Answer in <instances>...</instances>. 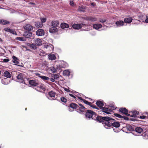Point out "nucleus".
Here are the masks:
<instances>
[{"mask_svg": "<svg viewBox=\"0 0 148 148\" xmlns=\"http://www.w3.org/2000/svg\"><path fill=\"white\" fill-rule=\"evenodd\" d=\"M70 3H71V4H74V2H73V1H70Z\"/></svg>", "mask_w": 148, "mask_h": 148, "instance_id": "nucleus-56", "label": "nucleus"}, {"mask_svg": "<svg viewBox=\"0 0 148 148\" xmlns=\"http://www.w3.org/2000/svg\"><path fill=\"white\" fill-rule=\"evenodd\" d=\"M60 99L64 103H66L67 101L66 99L63 97H61Z\"/></svg>", "mask_w": 148, "mask_h": 148, "instance_id": "nucleus-37", "label": "nucleus"}, {"mask_svg": "<svg viewBox=\"0 0 148 148\" xmlns=\"http://www.w3.org/2000/svg\"><path fill=\"white\" fill-rule=\"evenodd\" d=\"M145 117L146 116L144 115L140 116V119H144L145 118Z\"/></svg>", "mask_w": 148, "mask_h": 148, "instance_id": "nucleus-48", "label": "nucleus"}, {"mask_svg": "<svg viewBox=\"0 0 148 148\" xmlns=\"http://www.w3.org/2000/svg\"><path fill=\"white\" fill-rule=\"evenodd\" d=\"M89 106L93 108H95L97 110H99V108H98L95 105L92 104L91 103V104Z\"/></svg>", "mask_w": 148, "mask_h": 148, "instance_id": "nucleus-42", "label": "nucleus"}, {"mask_svg": "<svg viewBox=\"0 0 148 148\" xmlns=\"http://www.w3.org/2000/svg\"><path fill=\"white\" fill-rule=\"evenodd\" d=\"M78 99H79L80 100L83 101L84 99H82L81 97H78Z\"/></svg>", "mask_w": 148, "mask_h": 148, "instance_id": "nucleus-55", "label": "nucleus"}, {"mask_svg": "<svg viewBox=\"0 0 148 148\" xmlns=\"http://www.w3.org/2000/svg\"><path fill=\"white\" fill-rule=\"evenodd\" d=\"M96 104L97 106L99 107V108L102 110V111H107V109L106 108V104L104 107H103L104 105V103L103 101L100 100H97L96 102Z\"/></svg>", "mask_w": 148, "mask_h": 148, "instance_id": "nucleus-4", "label": "nucleus"}, {"mask_svg": "<svg viewBox=\"0 0 148 148\" xmlns=\"http://www.w3.org/2000/svg\"><path fill=\"white\" fill-rule=\"evenodd\" d=\"M4 30L5 31H6L7 32H8L10 33L12 31V29H10L8 28H5L4 29Z\"/></svg>", "mask_w": 148, "mask_h": 148, "instance_id": "nucleus-40", "label": "nucleus"}, {"mask_svg": "<svg viewBox=\"0 0 148 148\" xmlns=\"http://www.w3.org/2000/svg\"><path fill=\"white\" fill-rule=\"evenodd\" d=\"M84 19L88 21L94 22L97 21V18L95 17L92 16H88L85 18Z\"/></svg>", "mask_w": 148, "mask_h": 148, "instance_id": "nucleus-12", "label": "nucleus"}, {"mask_svg": "<svg viewBox=\"0 0 148 148\" xmlns=\"http://www.w3.org/2000/svg\"><path fill=\"white\" fill-rule=\"evenodd\" d=\"M93 27L96 29H98L102 27V25L100 24H95L93 25Z\"/></svg>", "mask_w": 148, "mask_h": 148, "instance_id": "nucleus-21", "label": "nucleus"}, {"mask_svg": "<svg viewBox=\"0 0 148 148\" xmlns=\"http://www.w3.org/2000/svg\"><path fill=\"white\" fill-rule=\"evenodd\" d=\"M48 56V58L49 60H53L56 59L55 55L53 54H49Z\"/></svg>", "mask_w": 148, "mask_h": 148, "instance_id": "nucleus-26", "label": "nucleus"}, {"mask_svg": "<svg viewBox=\"0 0 148 148\" xmlns=\"http://www.w3.org/2000/svg\"><path fill=\"white\" fill-rule=\"evenodd\" d=\"M24 27L25 29L28 31L32 30L33 29V27L31 25L29 24L26 25Z\"/></svg>", "mask_w": 148, "mask_h": 148, "instance_id": "nucleus-15", "label": "nucleus"}, {"mask_svg": "<svg viewBox=\"0 0 148 148\" xmlns=\"http://www.w3.org/2000/svg\"><path fill=\"white\" fill-rule=\"evenodd\" d=\"M9 23V21L3 19H1L0 20V24H1L5 25Z\"/></svg>", "mask_w": 148, "mask_h": 148, "instance_id": "nucleus-32", "label": "nucleus"}, {"mask_svg": "<svg viewBox=\"0 0 148 148\" xmlns=\"http://www.w3.org/2000/svg\"><path fill=\"white\" fill-rule=\"evenodd\" d=\"M61 70V67H60V65H57V67L56 68V69H55V71H60Z\"/></svg>", "mask_w": 148, "mask_h": 148, "instance_id": "nucleus-38", "label": "nucleus"}, {"mask_svg": "<svg viewBox=\"0 0 148 148\" xmlns=\"http://www.w3.org/2000/svg\"><path fill=\"white\" fill-rule=\"evenodd\" d=\"M40 53L39 54L40 56H43L45 52L43 51L42 50H40Z\"/></svg>", "mask_w": 148, "mask_h": 148, "instance_id": "nucleus-46", "label": "nucleus"}, {"mask_svg": "<svg viewBox=\"0 0 148 148\" xmlns=\"http://www.w3.org/2000/svg\"><path fill=\"white\" fill-rule=\"evenodd\" d=\"M69 107L71 108H73V109H75V110H76V109L77 108V110H78V107H79V106L75 103H71L70 104Z\"/></svg>", "mask_w": 148, "mask_h": 148, "instance_id": "nucleus-16", "label": "nucleus"}, {"mask_svg": "<svg viewBox=\"0 0 148 148\" xmlns=\"http://www.w3.org/2000/svg\"><path fill=\"white\" fill-rule=\"evenodd\" d=\"M9 61V60L8 59H3V61L5 62H7Z\"/></svg>", "mask_w": 148, "mask_h": 148, "instance_id": "nucleus-47", "label": "nucleus"}, {"mask_svg": "<svg viewBox=\"0 0 148 148\" xmlns=\"http://www.w3.org/2000/svg\"><path fill=\"white\" fill-rule=\"evenodd\" d=\"M138 110V109H137L136 110L135 109V110H133V111H137V110Z\"/></svg>", "mask_w": 148, "mask_h": 148, "instance_id": "nucleus-57", "label": "nucleus"}, {"mask_svg": "<svg viewBox=\"0 0 148 148\" xmlns=\"http://www.w3.org/2000/svg\"><path fill=\"white\" fill-rule=\"evenodd\" d=\"M29 4H30V5H36V4L35 3H33V2H29Z\"/></svg>", "mask_w": 148, "mask_h": 148, "instance_id": "nucleus-53", "label": "nucleus"}, {"mask_svg": "<svg viewBox=\"0 0 148 148\" xmlns=\"http://www.w3.org/2000/svg\"><path fill=\"white\" fill-rule=\"evenodd\" d=\"M27 108H25V110H27Z\"/></svg>", "mask_w": 148, "mask_h": 148, "instance_id": "nucleus-63", "label": "nucleus"}, {"mask_svg": "<svg viewBox=\"0 0 148 148\" xmlns=\"http://www.w3.org/2000/svg\"><path fill=\"white\" fill-rule=\"evenodd\" d=\"M48 95L51 97H54L56 95V93L53 91H51L49 92Z\"/></svg>", "mask_w": 148, "mask_h": 148, "instance_id": "nucleus-34", "label": "nucleus"}, {"mask_svg": "<svg viewBox=\"0 0 148 148\" xmlns=\"http://www.w3.org/2000/svg\"><path fill=\"white\" fill-rule=\"evenodd\" d=\"M10 82L9 80L7 78H4L2 79V83L5 85L8 84Z\"/></svg>", "mask_w": 148, "mask_h": 148, "instance_id": "nucleus-25", "label": "nucleus"}, {"mask_svg": "<svg viewBox=\"0 0 148 148\" xmlns=\"http://www.w3.org/2000/svg\"><path fill=\"white\" fill-rule=\"evenodd\" d=\"M122 118H121V119H123L124 120H129V118L127 116H125L123 115H122Z\"/></svg>", "mask_w": 148, "mask_h": 148, "instance_id": "nucleus-44", "label": "nucleus"}, {"mask_svg": "<svg viewBox=\"0 0 148 148\" xmlns=\"http://www.w3.org/2000/svg\"><path fill=\"white\" fill-rule=\"evenodd\" d=\"M4 76L7 78H10L11 77L10 73L7 71H5L4 72Z\"/></svg>", "mask_w": 148, "mask_h": 148, "instance_id": "nucleus-30", "label": "nucleus"}, {"mask_svg": "<svg viewBox=\"0 0 148 148\" xmlns=\"http://www.w3.org/2000/svg\"><path fill=\"white\" fill-rule=\"evenodd\" d=\"M51 26L56 27L59 24V22L58 21H52L51 22Z\"/></svg>", "mask_w": 148, "mask_h": 148, "instance_id": "nucleus-20", "label": "nucleus"}, {"mask_svg": "<svg viewBox=\"0 0 148 148\" xmlns=\"http://www.w3.org/2000/svg\"><path fill=\"white\" fill-rule=\"evenodd\" d=\"M84 24H73L72 25V27L75 29H81L82 27V25L83 26Z\"/></svg>", "mask_w": 148, "mask_h": 148, "instance_id": "nucleus-11", "label": "nucleus"}, {"mask_svg": "<svg viewBox=\"0 0 148 148\" xmlns=\"http://www.w3.org/2000/svg\"><path fill=\"white\" fill-rule=\"evenodd\" d=\"M10 33L13 34H15L16 33V32L14 30H13L12 29V31Z\"/></svg>", "mask_w": 148, "mask_h": 148, "instance_id": "nucleus-52", "label": "nucleus"}, {"mask_svg": "<svg viewBox=\"0 0 148 148\" xmlns=\"http://www.w3.org/2000/svg\"><path fill=\"white\" fill-rule=\"evenodd\" d=\"M87 111H92V110H87Z\"/></svg>", "mask_w": 148, "mask_h": 148, "instance_id": "nucleus-62", "label": "nucleus"}, {"mask_svg": "<svg viewBox=\"0 0 148 148\" xmlns=\"http://www.w3.org/2000/svg\"><path fill=\"white\" fill-rule=\"evenodd\" d=\"M127 116L131 117H139V112H121Z\"/></svg>", "mask_w": 148, "mask_h": 148, "instance_id": "nucleus-3", "label": "nucleus"}, {"mask_svg": "<svg viewBox=\"0 0 148 148\" xmlns=\"http://www.w3.org/2000/svg\"><path fill=\"white\" fill-rule=\"evenodd\" d=\"M23 36L25 38H30L32 36V33L28 31H25L24 32Z\"/></svg>", "mask_w": 148, "mask_h": 148, "instance_id": "nucleus-13", "label": "nucleus"}, {"mask_svg": "<svg viewBox=\"0 0 148 148\" xmlns=\"http://www.w3.org/2000/svg\"><path fill=\"white\" fill-rule=\"evenodd\" d=\"M16 75H17V76H16L17 79H23V74L20 73H16Z\"/></svg>", "mask_w": 148, "mask_h": 148, "instance_id": "nucleus-17", "label": "nucleus"}, {"mask_svg": "<svg viewBox=\"0 0 148 148\" xmlns=\"http://www.w3.org/2000/svg\"><path fill=\"white\" fill-rule=\"evenodd\" d=\"M42 39L39 38L36 39L34 40L33 43L36 46H40L42 45Z\"/></svg>", "mask_w": 148, "mask_h": 148, "instance_id": "nucleus-7", "label": "nucleus"}, {"mask_svg": "<svg viewBox=\"0 0 148 148\" xmlns=\"http://www.w3.org/2000/svg\"><path fill=\"white\" fill-rule=\"evenodd\" d=\"M58 29L55 27H52L49 29V32L51 33H55L58 32Z\"/></svg>", "mask_w": 148, "mask_h": 148, "instance_id": "nucleus-18", "label": "nucleus"}, {"mask_svg": "<svg viewBox=\"0 0 148 148\" xmlns=\"http://www.w3.org/2000/svg\"><path fill=\"white\" fill-rule=\"evenodd\" d=\"M60 26L62 29L67 28L69 27V25L65 23H62L61 24Z\"/></svg>", "mask_w": 148, "mask_h": 148, "instance_id": "nucleus-23", "label": "nucleus"}, {"mask_svg": "<svg viewBox=\"0 0 148 148\" xmlns=\"http://www.w3.org/2000/svg\"><path fill=\"white\" fill-rule=\"evenodd\" d=\"M0 41L2 42L3 41V40L0 38Z\"/></svg>", "mask_w": 148, "mask_h": 148, "instance_id": "nucleus-58", "label": "nucleus"}, {"mask_svg": "<svg viewBox=\"0 0 148 148\" xmlns=\"http://www.w3.org/2000/svg\"><path fill=\"white\" fill-rule=\"evenodd\" d=\"M41 78L43 80H46L47 81H49L50 79V78L49 77L44 76H41Z\"/></svg>", "mask_w": 148, "mask_h": 148, "instance_id": "nucleus-35", "label": "nucleus"}, {"mask_svg": "<svg viewBox=\"0 0 148 148\" xmlns=\"http://www.w3.org/2000/svg\"><path fill=\"white\" fill-rule=\"evenodd\" d=\"M70 71L69 70H65L63 71V75L64 76H68L70 75Z\"/></svg>", "mask_w": 148, "mask_h": 148, "instance_id": "nucleus-28", "label": "nucleus"}, {"mask_svg": "<svg viewBox=\"0 0 148 148\" xmlns=\"http://www.w3.org/2000/svg\"><path fill=\"white\" fill-rule=\"evenodd\" d=\"M132 21V18L131 17L126 18H124V21L126 23H130Z\"/></svg>", "mask_w": 148, "mask_h": 148, "instance_id": "nucleus-22", "label": "nucleus"}, {"mask_svg": "<svg viewBox=\"0 0 148 148\" xmlns=\"http://www.w3.org/2000/svg\"><path fill=\"white\" fill-rule=\"evenodd\" d=\"M28 45L32 49H36L37 48L36 46L34 43V44L29 43Z\"/></svg>", "mask_w": 148, "mask_h": 148, "instance_id": "nucleus-29", "label": "nucleus"}, {"mask_svg": "<svg viewBox=\"0 0 148 148\" xmlns=\"http://www.w3.org/2000/svg\"><path fill=\"white\" fill-rule=\"evenodd\" d=\"M50 81L52 82H54V81H55V80L53 78H50V79H49Z\"/></svg>", "mask_w": 148, "mask_h": 148, "instance_id": "nucleus-54", "label": "nucleus"}, {"mask_svg": "<svg viewBox=\"0 0 148 148\" xmlns=\"http://www.w3.org/2000/svg\"><path fill=\"white\" fill-rule=\"evenodd\" d=\"M85 115L87 118H92V119H93V118H92L93 116H96V114L94 112H87Z\"/></svg>", "mask_w": 148, "mask_h": 148, "instance_id": "nucleus-6", "label": "nucleus"}, {"mask_svg": "<svg viewBox=\"0 0 148 148\" xmlns=\"http://www.w3.org/2000/svg\"><path fill=\"white\" fill-rule=\"evenodd\" d=\"M45 34V32L43 29H39L36 32V34L40 36H43Z\"/></svg>", "mask_w": 148, "mask_h": 148, "instance_id": "nucleus-14", "label": "nucleus"}, {"mask_svg": "<svg viewBox=\"0 0 148 148\" xmlns=\"http://www.w3.org/2000/svg\"><path fill=\"white\" fill-rule=\"evenodd\" d=\"M35 25L36 27L38 28H41L43 26L42 23L39 22H36Z\"/></svg>", "mask_w": 148, "mask_h": 148, "instance_id": "nucleus-31", "label": "nucleus"}, {"mask_svg": "<svg viewBox=\"0 0 148 148\" xmlns=\"http://www.w3.org/2000/svg\"><path fill=\"white\" fill-rule=\"evenodd\" d=\"M145 22L146 23H148V15L146 16V18L145 20Z\"/></svg>", "mask_w": 148, "mask_h": 148, "instance_id": "nucleus-50", "label": "nucleus"}, {"mask_svg": "<svg viewBox=\"0 0 148 148\" xmlns=\"http://www.w3.org/2000/svg\"><path fill=\"white\" fill-rule=\"evenodd\" d=\"M99 21L100 22L103 23L106 21V19H101L99 20Z\"/></svg>", "mask_w": 148, "mask_h": 148, "instance_id": "nucleus-45", "label": "nucleus"}, {"mask_svg": "<svg viewBox=\"0 0 148 148\" xmlns=\"http://www.w3.org/2000/svg\"><path fill=\"white\" fill-rule=\"evenodd\" d=\"M35 75L36 76L40 77L41 78V76L40 74L39 73H36Z\"/></svg>", "mask_w": 148, "mask_h": 148, "instance_id": "nucleus-49", "label": "nucleus"}, {"mask_svg": "<svg viewBox=\"0 0 148 148\" xmlns=\"http://www.w3.org/2000/svg\"><path fill=\"white\" fill-rule=\"evenodd\" d=\"M115 24L117 27H119L124 25V22L123 21H118L116 22Z\"/></svg>", "mask_w": 148, "mask_h": 148, "instance_id": "nucleus-19", "label": "nucleus"}, {"mask_svg": "<svg viewBox=\"0 0 148 148\" xmlns=\"http://www.w3.org/2000/svg\"><path fill=\"white\" fill-rule=\"evenodd\" d=\"M84 7L83 6H79L78 8V10L79 11L83 12L84 11Z\"/></svg>", "mask_w": 148, "mask_h": 148, "instance_id": "nucleus-36", "label": "nucleus"}, {"mask_svg": "<svg viewBox=\"0 0 148 148\" xmlns=\"http://www.w3.org/2000/svg\"><path fill=\"white\" fill-rule=\"evenodd\" d=\"M123 128L124 130H126L127 131H132L134 130V128L132 126L129 124L127 125H126L123 127Z\"/></svg>", "mask_w": 148, "mask_h": 148, "instance_id": "nucleus-9", "label": "nucleus"}, {"mask_svg": "<svg viewBox=\"0 0 148 148\" xmlns=\"http://www.w3.org/2000/svg\"><path fill=\"white\" fill-rule=\"evenodd\" d=\"M79 106H80V107H78L80 111H83L82 110H81L84 108H85L84 107V106H83L82 104H79Z\"/></svg>", "mask_w": 148, "mask_h": 148, "instance_id": "nucleus-41", "label": "nucleus"}, {"mask_svg": "<svg viewBox=\"0 0 148 148\" xmlns=\"http://www.w3.org/2000/svg\"><path fill=\"white\" fill-rule=\"evenodd\" d=\"M16 40H18L21 41H25L26 39L25 38L23 37H18L16 38Z\"/></svg>", "mask_w": 148, "mask_h": 148, "instance_id": "nucleus-33", "label": "nucleus"}, {"mask_svg": "<svg viewBox=\"0 0 148 148\" xmlns=\"http://www.w3.org/2000/svg\"><path fill=\"white\" fill-rule=\"evenodd\" d=\"M12 61L13 63L16 64H18L19 63L18 60L16 57L14 56H12Z\"/></svg>", "mask_w": 148, "mask_h": 148, "instance_id": "nucleus-27", "label": "nucleus"}, {"mask_svg": "<svg viewBox=\"0 0 148 148\" xmlns=\"http://www.w3.org/2000/svg\"><path fill=\"white\" fill-rule=\"evenodd\" d=\"M146 114L147 115V116H148V112H146Z\"/></svg>", "mask_w": 148, "mask_h": 148, "instance_id": "nucleus-59", "label": "nucleus"}, {"mask_svg": "<svg viewBox=\"0 0 148 148\" xmlns=\"http://www.w3.org/2000/svg\"><path fill=\"white\" fill-rule=\"evenodd\" d=\"M83 102L84 103H85V104H86L87 105H90L91 104V102H88V101L86 100H85V99H84V100H83Z\"/></svg>", "mask_w": 148, "mask_h": 148, "instance_id": "nucleus-43", "label": "nucleus"}, {"mask_svg": "<svg viewBox=\"0 0 148 148\" xmlns=\"http://www.w3.org/2000/svg\"><path fill=\"white\" fill-rule=\"evenodd\" d=\"M106 108L107 109V111H112L114 110L117 111H128L125 108H119L116 107L114 103L113 102L110 103L108 105H106Z\"/></svg>", "mask_w": 148, "mask_h": 148, "instance_id": "nucleus-2", "label": "nucleus"}, {"mask_svg": "<svg viewBox=\"0 0 148 148\" xmlns=\"http://www.w3.org/2000/svg\"><path fill=\"white\" fill-rule=\"evenodd\" d=\"M40 20L41 22V23L42 24L43 23H44L46 21L47 19L45 18H41Z\"/></svg>", "mask_w": 148, "mask_h": 148, "instance_id": "nucleus-39", "label": "nucleus"}, {"mask_svg": "<svg viewBox=\"0 0 148 148\" xmlns=\"http://www.w3.org/2000/svg\"><path fill=\"white\" fill-rule=\"evenodd\" d=\"M105 113L108 114H112L111 115H110L111 116L114 117L116 116L118 118L121 119L122 118V115H121L118 113H114V112H113V113H111L110 112H103Z\"/></svg>", "mask_w": 148, "mask_h": 148, "instance_id": "nucleus-8", "label": "nucleus"}, {"mask_svg": "<svg viewBox=\"0 0 148 148\" xmlns=\"http://www.w3.org/2000/svg\"><path fill=\"white\" fill-rule=\"evenodd\" d=\"M69 95L71 96V97H73L75 99L76 98V97L75 96H74L73 94H69Z\"/></svg>", "mask_w": 148, "mask_h": 148, "instance_id": "nucleus-51", "label": "nucleus"}, {"mask_svg": "<svg viewBox=\"0 0 148 148\" xmlns=\"http://www.w3.org/2000/svg\"><path fill=\"white\" fill-rule=\"evenodd\" d=\"M143 129L140 127H136L135 129V131L136 132L140 134L143 131Z\"/></svg>", "mask_w": 148, "mask_h": 148, "instance_id": "nucleus-24", "label": "nucleus"}, {"mask_svg": "<svg viewBox=\"0 0 148 148\" xmlns=\"http://www.w3.org/2000/svg\"><path fill=\"white\" fill-rule=\"evenodd\" d=\"M29 84L33 86H36L39 85V83L37 81L34 80H31L29 81Z\"/></svg>", "mask_w": 148, "mask_h": 148, "instance_id": "nucleus-10", "label": "nucleus"}, {"mask_svg": "<svg viewBox=\"0 0 148 148\" xmlns=\"http://www.w3.org/2000/svg\"><path fill=\"white\" fill-rule=\"evenodd\" d=\"M94 4V3H91L92 5H93V4Z\"/></svg>", "mask_w": 148, "mask_h": 148, "instance_id": "nucleus-61", "label": "nucleus"}, {"mask_svg": "<svg viewBox=\"0 0 148 148\" xmlns=\"http://www.w3.org/2000/svg\"><path fill=\"white\" fill-rule=\"evenodd\" d=\"M36 90L40 92H44L46 90L45 86L43 84L39 83V85L37 86Z\"/></svg>", "mask_w": 148, "mask_h": 148, "instance_id": "nucleus-5", "label": "nucleus"}, {"mask_svg": "<svg viewBox=\"0 0 148 148\" xmlns=\"http://www.w3.org/2000/svg\"><path fill=\"white\" fill-rule=\"evenodd\" d=\"M96 119L97 121L102 123L104 127L107 129L112 126L116 127H118L120 125L119 122L114 121L115 120L112 118L110 115L109 116L104 117L98 116Z\"/></svg>", "mask_w": 148, "mask_h": 148, "instance_id": "nucleus-1", "label": "nucleus"}, {"mask_svg": "<svg viewBox=\"0 0 148 148\" xmlns=\"http://www.w3.org/2000/svg\"><path fill=\"white\" fill-rule=\"evenodd\" d=\"M67 90H68H68H66V91H67L68 92H69V91L70 90H69L68 89H67Z\"/></svg>", "mask_w": 148, "mask_h": 148, "instance_id": "nucleus-60", "label": "nucleus"}]
</instances>
